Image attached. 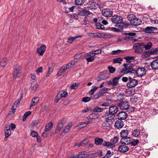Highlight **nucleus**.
<instances>
[{
  "instance_id": "obj_31",
  "label": "nucleus",
  "mask_w": 158,
  "mask_h": 158,
  "mask_svg": "<svg viewBox=\"0 0 158 158\" xmlns=\"http://www.w3.org/2000/svg\"><path fill=\"white\" fill-rule=\"evenodd\" d=\"M82 35H76L74 37H70L68 39L67 42L69 43H71L76 39L79 38H81Z\"/></svg>"
},
{
  "instance_id": "obj_50",
  "label": "nucleus",
  "mask_w": 158,
  "mask_h": 158,
  "mask_svg": "<svg viewBox=\"0 0 158 158\" xmlns=\"http://www.w3.org/2000/svg\"><path fill=\"white\" fill-rule=\"evenodd\" d=\"M108 69L109 70V72L111 73H114L116 71L115 68L112 66H108Z\"/></svg>"
},
{
  "instance_id": "obj_5",
  "label": "nucleus",
  "mask_w": 158,
  "mask_h": 158,
  "mask_svg": "<svg viewBox=\"0 0 158 158\" xmlns=\"http://www.w3.org/2000/svg\"><path fill=\"white\" fill-rule=\"evenodd\" d=\"M128 81L127 83V86L129 88H132L135 86L138 83L137 80L132 78L131 77H128Z\"/></svg>"
},
{
  "instance_id": "obj_3",
  "label": "nucleus",
  "mask_w": 158,
  "mask_h": 158,
  "mask_svg": "<svg viewBox=\"0 0 158 158\" xmlns=\"http://www.w3.org/2000/svg\"><path fill=\"white\" fill-rule=\"evenodd\" d=\"M144 43H140L135 44L133 46V48L135 50V52L137 53L142 52L144 49Z\"/></svg>"
},
{
  "instance_id": "obj_6",
  "label": "nucleus",
  "mask_w": 158,
  "mask_h": 158,
  "mask_svg": "<svg viewBox=\"0 0 158 158\" xmlns=\"http://www.w3.org/2000/svg\"><path fill=\"white\" fill-rule=\"evenodd\" d=\"M118 106L122 110H126L128 109L130 107V105L127 101H121L118 103Z\"/></svg>"
},
{
  "instance_id": "obj_24",
  "label": "nucleus",
  "mask_w": 158,
  "mask_h": 158,
  "mask_svg": "<svg viewBox=\"0 0 158 158\" xmlns=\"http://www.w3.org/2000/svg\"><path fill=\"white\" fill-rule=\"evenodd\" d=\"M132 135L134 137H138L140 134V131L138 129L136 128L131 131Z\"/></svg>"
},
{
  "instance_id": "obj_49",
  "label": "nucleus",
  "mask_w": 158,
  "mask_h": 158,
  "mask_svg": "<svg viewBox=\"0 0 158 158\" xmlns=\"http://www.w3.org/2000/svg\"><path fill=\"white\" fill-rule=\"evenodd\" d=\"M132 141H131V146H135L138 145V143H139V140L138 139H136V140H135L134 139H132Z\"/></svg>"
},
{
  "instance_id": "obj_42",
  "label": "nucleus",
  "mask_w": 158,
  "mask_h": 158,
  "mask_svg": "<svg viewBox=\"0 0 158 158\" xmlns=\"http://www.w3.org/2000/svg\"><path fill=\"white\" fill-rule=\"evenodd\" d=\"M102 51L100 49H97L95 51H92L89 52V54L94 55V56L95 55L100 54L101 53Z\"/></svg>"
},
{
  "instance_id": "obj_39",
  "label": "nucleus",
  "mask_w": 158,
  "mask_h": 158,
  "mask_svg": "<svg viewBox=\"0 0 158 158\" xmlns=\"http://www.w3.org/2000/svg\"><path fill=\"white\" fill-rule=\"evenodd\" d=\"M147 137V135L146 133H144L143 135H141L139 136L140 141L142 142L143 143V142H146L145 139Z\"/></svg>"
},
{
  "instance_id": "obj_29",
  "label": "nucleus",
  "mask_w": 158,
  "mask_h": 158,
  "mask_svg": "<svg viewBox=\"0 0 158 158\" xmlns=\"http://www.w3.org/2000/svg\"><path fill=\"white\" fill-rule=\"evenodd\" d=\"M39 100V98L38 97H35L33 98L32 99L30 105V107L36 105Z\"/></svg>"
},
{
  "instance_id": "obj_21",
  "label": "nucleus",
  "mask_w": 158,
  "mask_h": 158,
  "mask_svg": "<svg viewBox=\"0 0 158 158\" xmlns=\"http://www.w3.org/2000/svg\"><path fill=\"white\" fill-rule=\"evenodd\" d=\"M118 111V108L115 106H110L109 109V112L115 114Z\"/></svg>"
},
{
  "instance_id": "obj_1",
  "label": "nucleus",
  "mask_w": 158,
  "mask_h": 158,
  "mask_svg": "<svg viewBox=\"0 0 158 158\" xmlns=\"http://www.w3.org/2000/svg\"><path fill=\"white\" fill-rule=\"evenodd\" d=\"M123 67L121 69L117 70L118 73H123L125 74L129 73L134 74L135 69L134 68V64L131 63H125L123 64Z\"/></svg>"
},
{
  "instance_id": "obj_8",
  "label": "nucleus",
  "mask_w": 158,
  "mask_h": 158,
  "mask_svg": "<svg viewBox=\"0 0 158 158\" xmlns=\"http://www.w3.org/2000/svg\"><path fill=\"white\" fill-rule=\"evenodd\" d=\"M146 70L144 68H140L136 70L135 69L134 74H135L138 77H142L146 74Z\"/></svg>"
},
{
  "instance_id": "obj_52",
  "label": "nucleus",
  "mask_w": 158,
  "mask_h": 158,
  "mask_svg": "<svg viewBox=\"0 0 158 158\" xmlns=\"http://www.w3.org/2000/svg\"><path fill=\"white\" fill-rule=\"evenodd\" d=\"M139 100V98L136 96H135L131 98L130 99V102L132 103H136Z\"/></svg>"
},
{
  "instance_id": "obj_44",
  "label": "nucleus",
  "mask_w": 158,
  "mask_h": 158,
  "mask_svg": "<svg viewBox=\"0 0 158 158\" xmlns=\"http://www.w3.org/2000/svg\"><path fill=\"white\" fill-rule=\"evenodd\" d=\"M82 153L83 152H79L78 154L75 155H72V156H71L72 158H81L82 157L84 158L85 157H83V156H81Z\"/></svg>"
},
{
  "instance_id": "obj_13",
  "label": "nucleus",
  "mask_w": 158,
  "mask_h": 158,
  "mask_svg": "<svg viewBox=\"0 0 158 158\" xmlns=\"http://www.w3.org/2000/svg\"><path fill=\"white\" fill-rule=\"evenodd\" d=\"M124 34L127 36L124 38V40L126 41L132 40L133 36H135L136 34L134 32H129L124 33Z\"/></svg>"
},
{
  "instance_id": "obj_55",
  "label": "nucleus",
  "mask_w": 158,
  "mask_h": 158,
  "mask_svg": "<svg viewBox=\"0 0 158 158\" xmlns=\"http://www.w3.org/2000/svg\"><path fill=\"white\" fill-rule=\"evenodd\" d=\"M98 88L96 86H94L93 89H92L89 92V94L91 95H93L95 92Z\"/></svg>"
},
{
  "instance_id": "obj_32",
  "label": "nucleus",
  "mask_w": 158,
  "mask_h": 158,
  "mask_svg": "<svg viewBox=\"0 0 158 158\" xmlns=\"http://www.w3.org/2000/svg\"><path fill=\"white\" fill-rule=\"evenodd\" d=\"M91 155L92 157H95L97 156L101 157L102 155V151L99 150L97 152L93 153Z\"/></svg>"
},
{
  "instance_id": "obj_54",
  "label": "nucleus",
  "mask_w": 158,
  "mask_h": 158,
  "mask_svg": "<svg viewBox=\"0 0 158 158\" xmlns=\"http://www.w3.org/2000/svg\"><path fill=\"white\" fill-rule=\"evenodd\" d=\"M40 122V120L38 119L36 120H33L31 123L32 126L33 127L36 126Z\"/></svg>"
},
{
  "instance_id": "obj_45",
  "label": "nucleus",
  "mask_w": 158,
  "mask_h": 158,
  "mask_svg": "<svg viewBox=\"0 0 158 158\" xmlns=\"http://www.w3.org/2000/svg\"><path fill=\"white\" fill-rule=\"evenodd\" d=\"M104 110L103 108H100L98 106L94 107L93 109V111L95 112H101Z\"/></svg>"
},
{
  "instance_id": "obj_16",
  "label": "nucleus",
  "mask_w": 158,
  "mask_h": 158,
  "mask_svg": "<svg viewBox=\"0 0 158 158\" xmlns=\"http://www.w3.org/2000/svg\"><path fill=\"white\" fill-rule=\"evenodd\" d=\"M46 49V45L44 44H42L37 49V52L39 53L40 56H42L44 54Z\"/></svg>"
},
{
  "instance_id": "obj_37",
  "label": "nucleus",
  "mask_w": 158,
  "mask_h": 158,
  "mask_svg": "<svg viewBox=\"0 0 158 158\" xmlns=\"http://www.w3.org/2000/svg\"><path fill=\"white\" fill-rule=\"evenodd\" d=\"M87 56H89V57L86 58V60L88 62H92L94 61L95 58L94 55L89 54L87 55Z\"/></svg>"
},
{
  "instance_id": "obj_34",
  "label": "nucleus",
  "mask_w": 158,
  "mask_h": 158,
  "mask_svg": "<svg viewBox=\"0 0 158 158\" xmlns=\"http://www.w3.org/2000/svg\"><path fill=\"white\" fill-rule=\"evenodd\" d=\"M52 127L53 124L52 122H50L46 125L44 131L45 132L48 131L51 129Z\"/></svg>"
},
{
  "instance_id": "obj_12",
  "label": "nucleus",
  "mask_w": 158,
  "mask_h": 158,
  "mask_svg": "<svg viewBox=\"0 0 158 158\" xmlns=\"http://www.w3.org/2000/svg\"><path fill=\"white\" fill-rule=\"evenodd\" d=\"M21 76V72L19 68H16L14 70L13 73L12 77L13 79H16L17 78L20 77Z\"/></svg>"
},
{
  "instance_id": "obj_7",
  "label": "nucleus",
  "mask_w": 158,
  "mask_h": 158,
  "mask_svg": "<svg viewBox=\"0 0 158 158\" xmlns=\"http://www.w3.org/2000/svg\"><path fill=\"white\" fill-rule=\"evenodd\" d=\"M112 22L117 24L122 23L123 22V19L121 16L118 15H114L111 19Z\"/></svg>"
},
{
  "instance_id": "obj_61",
  "label": "nucleus",
  "mask_w": 158,
  "mask_h": 158,
  "mask_svg": "<svg viewBox=\"0 0 158 158\" xmlns=\"http://www.w3.org/2000/svg\"><path fill=\"white\" fill-rule=\"evenodd\" d=\"M122 28L123 29V28H127L130 25V23H125V22H122Z\"/></svg>"
},
{
  "instance_id": "obj_15",
  "label": "nucleus",
  "mask_w": 158,
  "mask_h": 158,
  "mask_svg": "<svg viewBox=\"0 0 158 158\" xmlns=\"http://www.w3.org/2000/svg\"><path fill=\"white\" fill-rule=\"evenodd\" d=\"M118 119L122 120H125L127 118V114L125 112L121 111L118 113Z\"/></svg>"
},
{
  "instance_id": "obj_10",
  "label": "nucleus",
  "mask_w": 158,
  "mask_h": 158,
  "mask_svg": "<svg viewBox=\"0 0 158 158\" xmlns=\"http://www.w3.org/2000/svg\"><path fill=\"white\" fill-rule=\"evenodd\" d=\"M113 11L109 8L103 9L102 11V15L106 17H111L113 15Z\"/></svg>"
},
{
  "instance_id": "obj_2",
  "label": "nucleus",
  "mask_w": 158,
  "mask_h": 158,
  "mask_svg": "<svg viewBox=\"0 0 158 158\" xmlns=\"http://www.w3.org/2000/svg\"><path fill=\"white\" fill-rule=\"evenodd\" d=\"M127 18L130 21L132 25L135 26L139 25L142 23L141 20L136 18L135 16L133 14H130L127 16Z\"/></svg>"
},
{
  "instance_id": "obj_9",
  "label": "nucleus",
  "mask_w": 158,
  "mask_h": 158,
  "mask_svg": "<svg viewBox=\"0 0 158 158\" xmlns=\"http://www.w3.org/2000/svg\"><path fill=\"white\" fill-rule=\"evenodd\" d=\"M122 75L113 78L112 80L108 81L107 84L109 85H112L114 87L118 84V80L122 77Z\"/></svg>"
},
{
  "instance_id": "obj_41",
  "label": "nucleus",
  "mask_w": 158,
  "mask_h": 158,
  "mask_svg": "<svg viewBox=\"0 0 158 158\" xmlns=\"http://www.w3.org/2000/svg\"><path fill=\"white\" fill-rule=\"evenodd\" d=\"M72 126V123H69V124L66 126L63 131V132L67 133L70 131V129Z\"/></svg>"
},
{
  "instance_id": "obj_19",
  "label": "nucleus",
  "mask_w": 158,
  "mask_h": 158,
  "mask_svg": "<svg viewBox=\"0 0 158 158\" xmlns=\"http://www.w3.org/2000/svg\"><path fill=\"white\" fill-rule=\"evenodd\" d=\"M124 125L123 121L122 120L118 119L115 122L114 127L118 129L121 128L123 127Z\"/></svg>"
},
{
  "instance_id": "obj_20",
  "label": "nucleus",
  "mask_w": 158,
  "mask_h": 158,
  "mask_svg": "<svg viewBox=\"0 0 158 158\" xmlns=\"http://www.w3.org/2000/svg\"><path fill=\"white\" fill-rule=\"evenodd\" d=\"M151 66L152 69L154 70L158 69V60L156 59L151 63Z\"/></svg>"
},
{
  "instance_id": "obj_51",
  "label": "nucleus",
  "mask_w": 158,
  "mask_h": 158,
  "mask_svg": "<svg viewBox=\"0 0 158 158\" xmlns=\"http://www.w3.org/2000/svg\"><path fill=\"white\" fill-rule=\"evenodd\" d=\"M152 43L149 42L147 44V45H144V48L145 50L149 49L152 46Z\"/></svg>"
},
{
  "instance_id": "obj_56",
  "label": "nucleus",
  "mask_w": 158,
  "mask_h": 158,
  "mask_svg": "<svg viewBox=\"0 0 158 158\" xmlns=\"http://www.w3.org/2000/svg\"><path fill=\"white\" fill-rule=\"evenodd\" d=\"M148 52L149 53V56L152 55H156L155 48H152L151 50L148 51Z\"/></svg>"
},
{
  "instance_id": "obj_57",
  "label": "nucleus",
  "mask_w": 158,
  "mask_h": 158,
  "mask_svg": "<svg viewBox=\"0 0 158 158\" xmlns=\"http://www.w3.org/2000/svg\"><path fill=\"white\" fill-rule=\"evenodd\" d=\"M4 133L5 137H8L10 135L11 131L10 130H4Z\"/></svg>"
},
{
  "instance_id": "obj_11",
  "label": "nucleus",
  "mask_w": 158,
  "mask_h": 158,
  "mask_svg": "<svg viewBox=\"0 0 158 158\" xmlns=\"http://www.w3.org/2000/svg\"><path fill=\"white\" fill-rule=\"evenodd\" d=\"M65 123L64 119H63L59 121L57 123L55 131L56 133H58L63 127L64 124Z\"/></svg>"
},
{
  "instance_id": "obj_64",
  "label": "nucleus",
  "mask_w": 158,
  "mask_h": 158,
  "mask_svg": "<svg viewBox=\"0 0 158 158\" xmlns=\"http://www.w3.org/2000/svg\"><path fill=\"white\" fill-rule=\"evenodd\" d=\"M117 99L119 101L122 100L123 98V94H120L117 95Z\"/></svg>"
},
{
  "instance_id": "obj_17",
  "label": "nucleus",
  "mask_w": 158,
  "mask_h": 158,
  "mask_svg": "<svg viewBox=\"0 0 158 158\" xmlns=\"http://www.w3.org/2000/svg\"><path fill=\"white\" fill-rule=\"evenodd\" d=\"M129 148L126 145H120L118 148V150L122 153L126 152L129 151Z\"/></svg>"
},
{
  "instance_id": "obj_4",
  "label": "nucleus",
  "mask_w": 158,
  "mask_h": 158,
  "mask_svg": "<svg viewBox=\"0 0 158 158\" xmlns=\"http://www.w3.org/2000/svg\"><path fill=\"white\" fill-rule=\"evenodd\" d=\"M108 89L106 87L100 89L98 93H96L92 97V99L93 100L98 99L101 97L103 96L104 94L106 92Z\"/></svg>"
},
{
  "instance_id": "obj_30",
  "label": "nucleus",
  "mask_w": 158,
  "mask_h": 158,
  "mask_svg": "<svg viewBox=\"0 0 158 158\" xmlns=\"http://www.w3.org/2000/svg\"><path fill=\"white\" fill-rule=\"evenodd\" d=\"M102 145L106 147L107 148H113L114 147V144L109 142H106V141L104 140L103 141Z\"/></svg>"
},
{
  "instance_id": "obj_53",
  "label": "nucleus",
  "mask_w": 158,
  "mask_h": 158,
  "mask_svg": "<svg viewBox=\"0 0 158 158\" xmlns=\"http://www.w3.org/2000/svg\"><path fill=\"white\" fill-rule=\"evenodd\" d=\"M91 99H92V97L91 98L86 97L83 98L82 101L85 102H87L90 101Z\"/></svg>"
},
{
  "instance_id": "obj_23",
  "label": "nucleus",
  "mask_w": 158,
  "mask_h": 158,
  "mask_svg": "<svg viewBox=\"0 0 158 158\" xmlns=\"http://www.w3.org/2000/svg\"><path fill=\"white\" fill-rule=\"evenodd\" d=\"M156 28V27H147L144 29V31L146 33H152Z\"/></svg>"
},
{
  "instance_id": "obj_28",
  "label": "nucleus",
  "mask_w": 158,
  "mask_h": 158,
  "mask_svg": "<svg viewBox=\"0 0 158 158\" xmlns=\"http://www.w3.org/2000/svg\"><path fill=\"white\" fill-rule=\"evenodd\" d=\"M95 144L96 145H102V143L103 142L104 140L103 139L99 138L96 137L94 140Z\"/></svg>"
},
{
  "instance_id": "obj_33",
  "label": "nucleus",
  "mask_w": 158,
  "mask_h": 158,
  "mask_svg": "<svg viewBox=\"0 0 158 158\" xmlns=\"http://www.w3.org/2000/svg\"><path fill=\"white\" fill-rule=\"evenodd\" d=\"M107 78V77H106L105 74H100L98 76L96 79L98 82H99L102 80H105Z\"/></svg>"
},
{
  "instance_id": "obj_59",
  "label": "nucleus",
  "mask_w": 158,
  "mask_h": 158,
  "mask_svg": "<svg viewBox=\"0 0 158 158\" xmlns=\"http://www.w3.org/2000/svg\"><path fill=\"white\" fill-rule=\"evenodd\" d=\"M123 139L125 140L126 143H127L126 145L131 144V139L130 137H127L126 138L124 139Z\"/></svg>"
},
{
  "instance_id": "obj_26",
  "label": "nucleus",
  "mask_w": 158,
  "mask_h": 158,
  "mask_svg": "<svg viewBox=\"0 0 158 158\" xmlns=\"http://www.w3.org/2000/svg\"><path fill=\"white\" fill-rule=\"evenodd\" d=\"M23 96V94L21 93L20 94V98H19L18 100L15 101L14 104H13L12 106V108L14 109H16L17 108V106L16 105V103L18 104L19 105L20 102L21 101L22 99Z\"/></svg>"
},
{
  "instance_id": "obj_47",
  "label": "nucleus",
  "mask_w": 158,
  "mask_h": 158,
  "mask_svg": "<svg viewBox=\"0 0 158 158\" xmlns=\"http://www.w3.org/2000/svg\"><path fill=\"white\" fill-rule=\"evenodd\" d=\"M96 28L98 29H103L105 28V27L104 25L99 22L97 23H96Z\"/></svg>"
},
{
  "instance_id": "obj_38",
  "label": "nucleus",
  "mask_w": 158,
  "mask_h": 158,
  "mask_svg": "<svg viewBox=\"0 0 158 158\" xmlns=\"http://www.w3.org/2000/svg\"><path fill=\"white\" fill-rule=\"evenodd\" d=\"M59 95H60V97L62 98L63 97H66L67 96L68 93L66 91L62 90L58 93Z\"/></svg>"
},
{
  "instance_id": "obj_48",
  "label": "nucleus",
  "mask_w": 158,
  "mask_h": 158,
  "mask_svg": "<svg viewBox=\"0 0 158 158\" xmlns=\"http://www.w3.org/2000/svg\"><path fill=\"white\" fill-rule=\"evenodd\" d=\"M134 56H127L125 57H124V59L126 60H127V63H130L131 60H133L134 59Z\"/></svg>"
},
{
  "instance_id": "obj_27",
  "label": "nucleus",
  "mask_w": 158,
  "mask_h": 158,
  "mask_svg": "<svg viewBox=\"0 0 158 158\" xmlns=\"http://www.w3.org/2000/svg\"><path fill=\"white\" fill-rule=\"evenodd\" d=\"M128 134V131L127 130H122L120 133L121 137H122L123 139H124L126 138L127 137Z\"/></svg>"
},
{
  "instance_id": "obj_46",
  "label": "nucleus",
  "mask_w": 158,
  "mask_h": 158,
  "mask_svg": "<svg viewBox=\"0 0 158 158\" xmlns=\"http://www.w3.org/2000/svg\"><path fill=\"white\" fill-rule=\"evenodd\" d=\"M31 114V112L28 111L26 112L24 114L23 117V120L24 121L26 119L27 116H29Z\"/></svg>"
},
{
  "instance_id": "obj_43",
  "label": "nucleus",
  "mask_w": 158,
  "mask_h": 158,
  "mask_svg": "<svg viewBox=\"0 0 158 158\" xmlns=\"http://www.w3.org/2000/svg\"><path fill=\"white\" fill-rule=\"evenodd\" d=\"M38 86V85L36 83H32L31 85V88L32 90L35 91L37 90Z\"/></svg>"
},
{
  "instance_id": "obj_18",
  "label": "nucleus",
  "mask_w": 158,
  "mask_h": 158,
  "mask_svg": "<svg viewBox=\"0 0 158 158\" xmlns=\"http://www.w3.org/2000/svg\"><path fill=\"white\" fill-rule=\"evenodd\" d=\"M87 8L91 10H96L97 7V4L94 2H89L87 4Z\"/></svg>"
},
{
  "instance_id": "obj_63",
  "label": "nucleus",
  "mask_w": 158,
  "mask_h": 158,
  "mask_svg": "<svg viewBox=\"0 0 158 158\" xmlns=\"http://www.w3.org/2000/svg\"><path fill=\"white\" fill-rule=\"evenodd\" d=\"M62 98L60 95H59L58 93L56 97L55 98V102L57 103L58 101Z\"/></svg>"
},
{
  "instance_id": "obj_62",
  "label": "nucleus",
  "mask_w": 158,
  "mask_h": 158,
  "mask_svg": "<svg viewBox=\"0 0 158 158\" xmlns=\"http://www.w3.org/2000/svg\"><path fill=\"white\" fill-rule=\"evenodd\" d=\"M62 69L61 67L60 69L58 71V72L57 74V75L58 76H60L63 73H64V71H63V69Z\"/></svg>"
},
{
  "instance_id": "obj_22",
  "label": "nucleus",
  "mask_w": 158,
  "mask_h": 158,
  "mask_svg": "<svg viewBox=\"0 0 158 158\" xmlns=\"http://www.w3.org/2000/svg\"><path fill=\"white\" fill-rule=\"evenodd\" d=\"M115 117V115L109 112L107 115L105 116V119L106 122H108L109 121L112 120L114 119Z\"/></svg>"
},
{
  "instance_id": "obj_60",
  "label": "nucleus",
  "mask_w": 158,
  "mask_h": 158,
  "mask_svg": "<svg viewBox=\"0 0 158 158\" xmlns=\"http://www.w3.org/2000/svg\"><path fill=\"white\" fill-rule=\"evenodd\" d=\"M123 52V51L118 49L117 50L113 51L111 52V54L113 55H116L122 52Z\"/></svg>"
},
{
  "instance_id": "obj_14",
  "label": "nucleus",
  "mask_w": 158,
  "mask_h": 158,
  "mask_svg": "<svg viewBox=\"0 0 158 158\" xmlns=\"http://www.w3.org/2000/svg\"><path fill=\"white\" fill-rule=\"evenodd\" d=\"M78 15L81 16H87L89 15H93V13L90 12L89 10L85 9L80 10L78 12Z\"/></svg>"
},
{
  "instance_id": "obj_25",
  "label": "nucleus",
  "mask_w": 158,
  "mask_h": 158,
  "mask_svg": "<svg viewBox=\"0 0 158 158\" xmlns=\"http://www.w3.org/2000/svg\"><path fill=\"white\" fill-rule=\"evenodd\" d=\"M23 96V94L21 93L20 94V98H19L18 100L15 101L14 104H13L12 106V108L14 109H16L17 108V106L16 105V103L18 104L19 105L20 102L21 101L22 99Z\"/></svg>"
},
{
  "instance_id": "obj_58",
  "label": "nucleus",
  "mask_w": 158,
  "mask_h": 158,
  "mask_svg": "<svg viewBox=\"0 0 158 158\" xmlns=\"http://www.w3.org/2000/svg\"><path fill=\"white\" fill-rule=\"evenodd\" d=\"M89 35L90 36L92 37H96V38H98L100 37L99 35V34H98L97 33H90Z\"/></svg>"
},
{
  "instance_id": "obj_36",
  "label": "nucleus",
  "mask_w": 158,
  "mask_h": 158,
  "mask_svg": "<svg viewBox=\"0 0 158 158\" xmlns=\"http://www.w3.org/2000/svg\"><path fill=\"white\" fill-rule=\"evenodd\" d=\"M7 61L8 59L6 58H3L0 62V65L2 67H5L7 64Z\"/></svg>"
},
{
  "instance_id": "obj_35",
  "label": "nucleus",
  "mask_w": 158,
  "mask_h": 158,
  "mask_svg": "<svg viewBox=\"0 0 158 158\" xmlns=\"http://www.w3.org/2000/svg\"><path fill=\"white\" fill-rule=\"evenodd\" d=\"M77 61V60H75L71 61L66 66L68 68V69H70L74 66L75 63Z\"/></svg>"
},
{
  "instance_id": "obj_40",
  "label": "nucleus",
  "mask_w": 158,
  "mask_h": 158,
  "mask_svg": "<svg viewBox=\"0 0 158 158\" xmlns=\"http://www.w3.org/2000/svg\"><path fill=\"white\" fill-rule=\"evenodd\" d=\"M123 59L121 57H118L117 58H114L113 60V64H115L116 63H121Z\"/></svg>"
}]
</instances>
